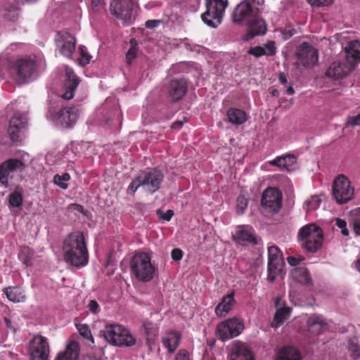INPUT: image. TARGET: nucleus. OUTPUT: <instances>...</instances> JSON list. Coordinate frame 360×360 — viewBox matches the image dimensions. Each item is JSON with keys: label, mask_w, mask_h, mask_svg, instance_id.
I'll use <instances>...</instances> for the list:
<instances>
[{"label": "nucleus", "mask_w": 360, "mask_h": 360, "mask_svg": "<svg viewBox=\"0 0 360 360\" xmlns=\"http://www.w3.org/2000/svg\"><path fill=\"white\" fill-rule=\"evenodd\" d=\"M231 333L233 337H236L240 335L244 329L243 323L237 318H232L227 319Z\"/></svg>", "instance_id": "nucleus-37"}, {"label": "nucleus", "mask_w": 360, "mask_h": 360, "mask_svg": "<svg viewBox=\"0 0 360 360\" xmlns=\"http://www.w3.org/2000/svg\"><path fill=\"white\" fill-rule=\"evenodd\" d=\"M302 356L300 350L293 346H284L281 347L275 360H302Z\"/></svg>", "instance_id": "nucleus-27"}, {"label": "nucleus", "mask_w": 360, "mask_h": 360, "mask_svg": "<svg viewBox=\"0 0 360 360\" xmlns=\"http://www.w3.org/2000/svg\"><path fill=\"white\" fill-rule=\"evenodd\" d=\"M228 120L233 124L240 125L245 122L248 120L246 112L239 108H231L226 112Z\"/></svg>", "instance_id": "nucleus-32"}, {"label": "nucleus", "mask_w": 360, "mask_h": 360, "mask_svg": "<svg viewBox=\"0 0 360 360\" xmlns=\"http://www.w3.org/2000/svg\"><path fill=\"white\" fill-rule=\"evenodd\" d=\"M21 129L13 127H8V133L13 141H18L20 137V131Z\"/></svg>", "instance_id": "nucleus-53"}, {"label": "nucleus", "mask_w": 360, "mask_h": 360, "mask_svg": "<svg viewBox=\"0 0 360 360\" xmlns=\"http://www.w3.org/2000/svg\"><path fill=\"white\" fill-rule=\"evenodd\" d=\"M130 269L139 281L145 283L153 278L155 271L150 256L143 252H137L131 257Z\"/></svg>", "instance_id": "nucleus-2"}, {"label": "nucleus", "mask_w": 360, "mask_h": 360, "mask_svg": "<svg viewBox=\"0 0 360 360\" xmlns=\"http://www.w3.org/2000/svg\"><path fill=\"white\" fill-rule=\"evenodd\" d=\"M248 200L243 195H239L236 200V212L238 214H241L244 212L247 208Z\"/></svg>", "instance_id": "nucleus-47"}, {"label": "nucleus", "mask_w": 360, "mask_h": 360, "mask_svg": "<svg viewBox=\"0 0 360 360\" xmlns=\"http://www.w3.org/2000/svg\"><path fill=\"white\" fill-rule=\"evenodd\" d=\"M234 302L235 300L233 292L223 297L221 301L217 305L215 308L216 315L219 317L225 316L231 310Z\"/></svg>", "instance_id": "nucleus-28"}, {"label": "nucleus", "mask_w": 360, "mask_h": 360, "mask_svg": "<svg viewBox=\"0 0 360 360\" xmlns=\"http://www.w3.org/2000/svg\"><path fill=\"white\" fill-rule=\"evenodd\" d=\"M295 162L296 158L294 155H287L285 156L277 157L276 159L270 161L269 164L284 168L287 171H290L292 169Z\"/></svg>", "instance_id": "nucleus-33"}, {"label": "nucleus", "mask_w": 360, "mask_h": 360, "mask_svg": "<svg viewBox=\"0 0 360 360\" xmlns=\"http://www.w3.org/2000/svg\"><path fill=\"white\" fill-rule=\"evenodd\" d=\"M163 178L162 172L157 169L144 172L143 176H141L142 186L146 191L153 193L160 188Z\"/></svg>", "instance_id": "nucleus-17"}, {"label": "nucleus", "mask_w": 360, "mask_h": 360, "mask_svg": "<svg viewBox=\"0 0 360 360\" xmlns=\"http://www.w3.org/2000/svg\"><path fill=\"white\" fill-rule=\"evenodd\" d=\"M156 214L160 219L169 221L172 217L174 216V212L172 210H168L166 212H164L160 209H158L156 211Z\"/></svg>", "instance_id": "nucleus-51"}, {"label": "nucleus", "mask_w": 360, "mask_h": 360, "mask_svg": "<svg viewBox=\"0 0 360 360\" xmlns=\"http://www.w3.org/2000/svg\"><path fill=\"white\" fill-rule=\"evenodd\" d=\"M335 225L341 229V233L343 236H347L349 235V230L347 228V222L345 220L337 218L335 219Z\"/></svg>", "instance_id": "nucleus-52"}, {"label": "nucleus", "mask_w": 360, "mask_h": 360, "mask_svg": "<svg viewBox=\"0 0 360 360\" xmlns=\"http://www.w3.org/2000/svg\"><path fill=\"white\" fill-rule=\"evenodd\" d=\"M184 252L179 248H174L172 250L171 256L173 260L179 261L183 257Z\"/></svg>", "instance_id": "nucleus-58"}, {"label": "nucleus", "mask_w": 360, "mask_h": 360, "mask_svg": "<svg viewBox=\"0 0 360 360\" xmlns=\"http://www.w3.org/2000/svg\"><path fill=\"white\" fill-rule=\"evenodd\" d=\"M360 41L353 40L351 41L345 47V50H349L350 51H360Z\"/></svg>", "instance_id": "nucleus-56"}, {"label": "nucleus", "mask_w": 360, "mask_h": 360, "mask_svg": "<svg viewBox=\"0 0 360 360\" xmlns=\"http://www.w3.org/2000/svg\"><path fill=\"white\" fill-rule=\"evenodd\" d=\"M348 350L354 359L360 358V346L356 342H354L353 340H349L348 343Z\"/></svg>", "instance_id": "nucleus-45"}, {"label": "nucleus", "mask_w": 360, "mask_h": 360, "mask_svg": "<svg viewBox=\"0 0 360 360\" xmlns=\"http://www.w3.org/2000/svg\"><path fill=\"white\" fill-rule=\"evenodd\" d=\"M292 278L304 285L311 284L312 280L307 269L304 266L295 267L290 271Z\"/></svg>", "instance_id": "nucleus-30"}, {"label": "nucleus", "mask_w": 360, "mask_h": 360, "mask_svg": "<svg viewBox=\"0 0 360 360\" xmlns=\"http://www.w3.org/2000/svg\"><path fill=\"white\" fill-rule=\"evenodd\" d=\"M354 190L350 181L343 174H339L333 184V194L338 204L349 201L354 196Z\"/></svg>", "instance_id": "nucleus-9"}, {"label": "nucleus", "mask_w": 360, "mask_h": 360, "mask_svg": "<svg viewBox=\"0 0 360 360\" xmlns=\"http://www.w3.org/2000/svg\"><path fill=\"white\" fill-rule=\"evenodd\" d=\"M347 124L352 127L360 125V113L356 116L349 117L347 120Z\"/></svg>", "instance_id": "nucleus-60"}, {"label": "nucleus", "mask_w": 360, "mask_h": 360, "mask_svg": "<svg viewBox=\"0 0 360 360\" xmlns=\"http://www.w3.org/2000/svg\"><path fill=\"white\" fill-rule=\"evenodd\" d=\"M217 331L219 338L223 341L234 338L227 320L217 326Z\"/></svg>", "instance_id": "nucleus-36"}, {"label": "nucleus", "mask_w": 360, "mask_h": 360, "mask_svg": "<svg viewBox=\"0 0 360 360\" xmlns=\"http://www.w3.org/2000/svg\"><path fill=\"white\" fill-rule=\"evenodd\" d=\"M30 360H49L50 347L48 340L39 334L34 335L29 342Z\"/></svg>", "instance_id": "nucleus-8"}, {"label": "nucleus", "mask_w": 360, "mask_h": 360, "mask_svg": "<svg viewBox=\"0 0 360 360\" xmlns=\"http://www.w3.org/2000/svg\"><path fill=\"white\" fill-rule=\"evenodd\" d=\"M8 201L10 206L20 207L22 204V195L18 191H14L9 195Z\"/></svg>", "instance_id": "nucleus-44"}, {"label": "nucleus", "mask_w": 360, "mask_h": 360, "mask_svg": "<svg viewBox=\"0 0 360 360\" xmlns=\"http://www.w3.org/2000/svg\"><path fill=\"white\" fill-rule=\"evenodd\" d=\"M105 2L104 0H91L92 9L96 12H101L104 9Z\"/></svg>", "instance_id": "nucleus-54"}, {"label": "nucleus", "mask_w": 360, "mask_h": 360, "mask_svg": "<svg viewBox=\"0 0 360 360\" xmlns=\"http://www.w3.org/2000/svg\"><path fill=\"white\" fill-rule=\"evenodd\" d=\"M277 48L274 41H269L264 44V46H256L250 48L248 51V53L256 58L262 56H274L276 54Z\"/></svg>", "instance_id": "nucleus-26"}, {"label": "nucleus", "mask_w": 360, "mask_h": 360, "mask_svg": "<svg viewBox=\"0 0 360 360\" xmlns=\"http://www.w3.org/2000/svg\"><path fill=\"white\" fill-rule=\"evenodd\" d=\"M181 340V334L176 330L167 332L162 338V343L167 352L174 353L179 347Z\"/></svg>", "instance_id": "nucleus-25"}, {"label": "nucleus", "mask_w": 360, "mask_h": 360, "mask_svg": "<svg viewBox=\"0 0 360 360\" xmlns=\"http://www.w3.org/2000/svg\"><path fill=\"white\" fill-rule=\"evenodd\" d=\"M3 291L7 298L13 302H22L26 300L25 291L20 286H9Z\"/></svg>", "instance_id": "nucleus-31"}, {"label": "nucleus", "mask_w": 360, "mask_h": 360, "mask_svg": "<svg viewBox=\"0 0 360 360\" xmlns=\"http://www.w3.org/2000/svg\"><path fill=\"white\" fill-rule=\"evenodd\" d=\"M76 328L79 335L84 339L90 340L92 343H94V340L91 334L89 326L85 323H76Z\"/></svg>", "instance_id": "nucleus-40"}, {"label": "nucleus", "mask_w": 360, "mask_h": 360, "mask_svg": "<svg viewBox=\"0 0 360 360\" xmlns=\"http://www.w3.org/2000/svg\"><path fill=\"white\" fill-rule=\"evenodd\" d=\"M80 353V347L77 342L70 341L63 351L59 352L54 360H78Z\"/></svg>", "instance_id": "nucleus-24"}, {"label": "nucleus", "mask_w": 360, "mask_h": 360, "mask_svg": "<svg viewBox=\"0 0 360 360\" xmlns=\"http://www.w3.org/2000/svg\"><path fill=\"white\" fill-rule=\"evenodd\" d=\"M187 91V84L184 79H172L168 84V95L172 101L181 99Z\"/></svg>", "instance_id": "nucleus-21"}, {"label": "nucleus", "mask_w": 360, "mask_h": 360, "mask_svg": "<svg viewBox=\"0 0 360 360\" xmlns=\"http://www.w3.org/2000/svg\"><path fill=\"white\" fill-rule=\"evenodd\" d=\"M79 51L80 52L79 63L82 65L89 64L91 61V56L86 51V47L84 46H80L79 47Z\"/></svg>", "instance_id": "nucleus-50"}, {"label": "nucleus", "mask_w": 360, "mask_h": 360, "mask_svg": "<svg viewBox=\"0 0 360 360\" xmlns=\"http://www.w3.org/2000/svg\"><path fill=\"white\" fill-rule=\"evenodd\" d=\"M18 257L27 266H31L34 258V251L28 246H22Z\"/></svg>", "instance_id": "nucleus-35"}, {"label": "nucleus", "mask_w": 360, "mask_h": 360, "mask_svg": "<svg viewBox=\"0 0 360 360\" xmlns=\"http://www.w3.org/2000/svg\"><path fill=\"white\" fill-rule=\"evenodd\" d=\"M229 360H255L251 350L245 344L240 341L233 342Z\"/></svg>", "instance_id": "nucleus-20"}, {"label": "nucleus", "mask_w": 360, "mask_h": 360, "mask_svg": "<svg viewBox=\"0 0 360 360\" xmlns=\"http://www.w3.org/2000/svg\"><path fill=\"white\" fill-rule=\"evenodd\" d=\"M186 122H187V119H186V117H184L183 120H176V121L174 122L171 125V128L173 129H179Z\"/></svg>", "instance_id": "nucleus-62"}, {"label": "nucleus", "mask_w": 360, "mask_h": 360, "mask_svg": "<svg viewBox=\"0 0 360 360\" xmlns=\"http://www.w3.org/2000/svg\"><path fill=\"white\" fill-rule=\"evenodd\" d=\"M89 309L91 312L96 314L99 310V305L96 300H91L89 303Z\"/></svg>", "instance_id": "nucleus-61"}, {"label": "nucleus", "mask_w": 360, "mask_h": 360, "mask_svg": "<svg viewBox=\"0 0 360 360\" xmlns=\"http://www.w3.org/2000/svg\"><path fill=\"white\" fill-rule=\"evenodd\" d=\"M102 333L106 341L112 345L131 347L136 344V338L119 324L108 325Z\"/></svg>", "instance_id": "nucleus-5"}, {"label": "nucleus", "mask_w": 360, "mask_h": 360, "mask_svg": "<svg viewBox=\"0 0 360 360\" xmlns=\"http://www.w3.org/2000/svg\"><path fill=\"white\" fill-rule=\"evenodd\" d=\"M291 309L290 307H282L276 310L274 321L276 322V326L281 324L285 319H288Z\"/></svg>", "instance_id": "nucleus-38"}, {"label": "nucleus", "mask_w": 360, "mask_h": 360, "mask_svg": "<svg viewBox=\"0 0 360 360\" xmlns=\"http://www.w3.org/2000/svg\"><path fill=\"white\" fill-rule=\"evenodd\" d=\"M174 360H191L188 352L186 349H180L175 356Z\"/></svg>", "instance_id": "nucleus-59"}, {"label": "nucleus", "mask_w": 360, "mask_h": 360, "mask_svg": "<svg viewBox=\"0 0 360 360\" xmlns=\"http://www.w3.org/2000/svg\"><path fill=\"white\" fill-rule=\"evenodd\" d=\"M47 117L57 126L72 127L77 120L78 109L75 107L57 108L51 103L48 108Z\"/></svg>", "instance_id": "nucleus-4"}, {"label": "nucleus", "mask_w": 360, "mask_h": 360, "mask_svg": "<svg viewBox=\"0 0 360 360\" xmlns=\"http://www.w3.org/2000/svg\"><path fill=\"white\" fill-rule=\"evenodd\" d=\"M307 2L311 6L320 7L331 4L333 0H307Z\"/></svg>", "instance_id": "nucleus-55"}, {"label": "nucleus", "mask_w": 360, "mask_h": 360, "mask_svg": "<svg viewBox=\"0 0 360 360\" xmlns=\"http://www.w3.org/2000/svg\"><path fill=\"white\" fill-rule=\"evenodd\" d=\"M245 26L248 27V35L250 38L258 35H264L267 30L266 22L259 16V13L256 14L250 20V23L246 24Z\"/></svg>", "instance_id": "nucleus-23"}, {"label": "nucleus", "mask_w": 360, "mask_h": 360, "mask_svg": "<svg viewBox=\"0 0 360 360\" xmlns=\"http://www.w3.org/2000/svg\"><path fill=\"white\" fill-rule=\"evenodd\" d=\"M62 250L64 261L73 267L81 269L89 263L87 244L82 232L69 233L63 240Z\"/></svg>", "instance_id": "nucleus-1"}, {"label": "nucleus", "mask_w": 360, "mask_h": 360, "mask_svg": "<svg viewBox=\"0 0 360 360\" xmlns=\"http://www.w3.org/2000/svg\"><path fill=\"white\" fill-rule=\"evenodd\" d=\"M283 254L278 247L272 245L268 248L267 280L273 283L282 272Z\"/></svg>", "instance_id": "nucleus-11"}, {"label": "nucleus", "mask_w": 360, "mask_h": 360, "mask_svg": "<svg viewBox=\"0 0 360 360\" xmlns=\"http://www.w3.org/2000/svg\"><path fill=\"white\" fill-rule=\"evenodd\" d=\"M352 70L347 63L335 61L326 71V75L334 79H343Z\"/></svg>", "instance_id": "nucleus-22"}, {"label": "nucleus", "mask_w": 360, "mask_h": 360, "mask_svg": "<svg viewBox=\"0 0 360 360\" xmlns=\"http://www.w3.org/2000/svg\"><path fill=\"white\" fill-rule=\"evenodd\" d=\"M345 52L346 53L345 58L347 62L353 70L355 68L356 64L360 60V51H350L349 50H345Z\"/></svg>", "instance_id": "nucleus-42"}, {"label": "nucleus", "mask_w": 360, "mask_h": 360, "mask_svg": "<svg viewBox=\"0 0 360 360\" xmlns=\"http://www.w3.org/2000/svg\"><path fill=\"white\" fill-rule=\"evenodd\" d=\"M27 118L23 114H15L9 122V127H18L22 129L26 124Z\"/></svg>", "instance_id": "nucleus-41"}, {"label": "nucleus", "mask_w": 360, "mask_h": 360, "mask_svg": "<svg viewBox=\"0 0 360 360\" xmlns=\"http://www.w3.org/2000/svg\"><path fill=\"white\" fill-rule=\"evenodd\" d=\"M143 333L146 337V345L149 350H153L156 338L158 335V328L151 322H146L143 325Z\"/></svg>", "instance_id": "nucleus-29"}, {"label": "nucleus", "mask_w": 360, "mask_h": 360, "mask_svg": "<svg viewBox=\"0 0 360 360\" xmlns=\"http://www.w3.org/2000/svg\"><path fill=\"white\" fill-rule=\"evenodd\" d=\"M130 42L131 46L126 53V60L128 64H131V61L136 57L137 55V48L135 40L131 39Z\"/></svg>", "instance_id": "nucleus-46"}, {"label": "nucleus", "mask_w": 360, "mask_h": 360, "mask_svg": "<svg viewBox=\"0 0 360 360\" xmlns=\"http://www.w3.org/2000/svg\"><path fill=\"white\" fill-rule=\"evenodd\" d=\"M262 207L269 213H277L283 205V194L277 188H266L262 196Z\"/></svg>", "instance_id": "nucleus-12"}, {"label": "nucleus", "mask_w": 360, "mask_h": 360, "mask_svg": "<svg viewBox=\"0 0 360 360\" xmlns=\"http://www.w3.org/2000/svg\"><path fill=\"white\" fill-rule=\"evenodd\" d=\"M297 238L304 249L309 252H315L322 246L323 231L316 224H307L299 230Z\"/></svg>", "instance_id": "nucleus-3"}, {"label": "nucleus", "mask_w": 360, "mask_h": 360, "mask_svg": "<svg viewBox=\"0 0 360 360\" xmlns=\"http://www.w3.org/2000/svg\"><path fill=\"white\" fill-rule=\"evenodd\" d=\"M25 167V164L18 158H9L4 161L0 165V183L8 187L9 180L12 179L15 174L22 172Z\"/></svg>", "instance_id": "nucleus-10"}, {"label": "nucleus", "mask_w": 360, "mask_h": 360, "mask_svg": "<svg viewBox=\"0 0 360 360\" xmlns=\"http://www.w3.org/2000/svg\"><path fill=\"white\" fill-rule=\"evenodd\" d=\"M19 17V9L14 6H10L4 10V18L11 22H15Z\"/></svg>", "instance_id": "nucleus-39"}, {"label": "nucleus", "mask_w": 360, "mask_h": 360, "mask_svg": "<svg viewBox=\"0 0 360 360\" xmlns=\"http://www.w3.org/2000/svg\"><path fill=\"white\" fill-rule=\"evenodd\" d=\"M321 203V199L318 195H313L305 202L307 211L318 208Z\"/></svg>", "instance_id": "nucleus-49"}, {"label": "nucleus", "mask_w": 360, "mask_h": 360, "mask_svg": "<svg viewBox=\"0 0 360 360\" xmlns=\"http://www.w3.org/2000/svg\"><path fill=\"white\" fill-rule=\"evenodd\" d=\"M307 323L311 330L315 331L317 333L324 330L327 326V323L323 320V317L316 314L309 316Z\"/></svg>", "instance_id": "nucleus-34"}, {"label": "nucleus", "mask_w": 360, "mask_h": 360, "mask_svg": "<svg viewBox=\"0 0 360 360\" xmlns=\"http://www.w3.org/2000/svg\"><path fill=\"white\" fill-rule=\"evenodd\" d=\"M354 231L356 235L360 236V219H356L353 224Z\"/></svg>", "instance_id": "nucleus-64"}, {"label": "nucleus", "mask_w": 360, "mask_h": 360, "mask_svg": "<svg viewBox=\"0 0 360 360\" xmlns=\"http://www.w3.org/2000/svg\"><path fill=\"white\" fill-rule=\"evenodd\" d=\"M134 3L131 0H112L110 12L116 18L130 23Z\"/></svg>", "instance_id": "nucleus-14"}, {"label": "nucleus", "mask_w": 360, "mask_h": 360, "mask_svg": "<svg viewBox=\"0 0 360 360\" xmlns=\"http://www.w3.org/2000/svg\"><path fill=\"white\" fill-rule=\"evenodd\" d=\"M257 0H243L233 10L232 20L234 23L245 26L250 20L259 13V8L255 6Z\"/></svg>", "instance_id": "nucleus-7"}, {"label": "nucleus", "mask_w": 360, "mask_h": 360, "mask_svg": "<svg viewBox=\"0 0 360 360\" xmlns=\"http://www.w3.org/2000/svg\"><path fill=\"white\" fill-rule=\"evenodd\" d=\"M80 80L73 70L67 67L65 68V79L63 86V93L60 98L64 100H70L74 97L75 92Z\"/></svg>", "instance_id": "nucleus-19"}, {"label": "nucleus", "mask_w": 360, "mask_h": 360, "mask_svg": "<svg viewBox=\"0 0 360 360\" xmlns=\"http://www.w3.org/2000/svg\"><path fill=\"white\" fill-rule=\"evenodd\" d=\"M55 41L59 53L68 58H71L75 51V37L68 32L61 31L56 34Z\"/></svg>", "instance_id": "nucleus-15"}, {"label": "nucleus", "mask_w": 360, "mask_h": 360, "mask_svg": "<svg viewBox=\"0 0 360 360\" xmlns=\"http://www.w3.org/2000/svg\"><path fill=\"white\" fill-rule=\"evenodd\" d=\"M69 209L77 211L78 212L84 214V209L82 205L77 204V203H72L69 205Z\"/></svg>", "instance_id": "nucleus-63"}, {"label": "nucleus", "mask_w": 360, "mask_h": 360, "mask_svg": "<svg viewBox=\"0 0 360 360\" xmlns=\"http://www.w3.org/2000/svg\"><path fill=\"white\" fill-rule=\"evenodd\" d=\"M70 179V176L68 173H63L62 175L56 174L53 177V182L62 189H67L68 184L66 181Z\"/></svg>", "instance_id": "nucleus-43"}, {"label": "nucleus", "mask_w": 360, "mask_h": 360, "mask_svg": "<svg viewBox=\"0 0 360 360\" xmlns=\"http://www.w3.org/2000/svg\"><path fill=\"white\" fill-rule=\"evenodd\" d=\"M304 258L302 256L295 257L293 256H289L287 257V262L292 266H296L300 264V262L303 261Z\"/></svg>", "instance_id": "nucleus-57"}, {"label": "nucleus", "mask_w": 360, "mask_h": 360, "mask_svg": "<svg viewBox=\"0 0 360 360\" xmlns=\"http://www.w3.org/2000/svg\"><path fill=\"white\" fill-rule=\"evenodd\" d=\"M233 240L243 246L257 244V240L252 228L247 225L238 226L232 235Z\"/></svg>", "instance_id": "nucleus-18"}, {"label": "nucleus", "mask_w": 360, "mask_h": 360, "mask_svg": "<svg viewBox=\"0 0 360 360\" xmlns=\"http://www.w3.org/2000/svg\"><path fill=\"white\" fill-rule=\"evenodd\" d=\"M35 61L30 58L16 60L10 66L11 74L16 75L17 80L25 82L36 71Z\"/></svg>", "instance_id": "nucleus-13"}, {"label": "nucleus", "mask_w": 360, "mask_h": 360, "mask_svg": "<svg viewBox=\"0 0 360 360\" xmlns=\"http://www.w3.org/2000/svg\"><path fill=\"white\" fill-rule=\"evenodd\" d=\"M140 186H142L141 175L136 176L131 181L127 188V193L134 195Z\"/></svg>", "instance_id": "nucleus-48"}, {"label": "nucleus", "mask_w": 360, "mask_h": 360, "mask_svg": "<svg viewBox=\"0 0 360 360\" xmlns=\"http://www.w3.org/2000/svg\"><path fill=\"white\" fill-rule=\"evenodd\" d=\"M227 6V0H210L206 4V11L201 15L202 20L211 27H217Z\"/></svg>", "instance_id": "nucleus-6"}, {"label": "nucleus", "mask_w": 360, "mask_h": 360, "mask_svg": "<svg viewBox=\"0 0 360 360\" xmlns=\"http://www.w3.org/2000/svg\"><path fill=\"white\" fill-rule=\"evenodd\" d=\"M296 56L304 67L314 66L319 60L317 49L308 42H303L300 45Z\"/></svg>", "instance_id": "nucleus-16"}]
</instances>
